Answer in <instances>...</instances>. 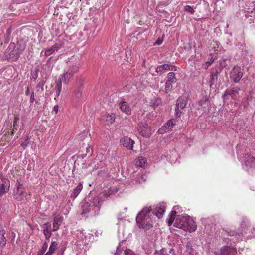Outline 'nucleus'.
<instances>
[{"mask_svg":"<svg viewBox=\"0 0 255 255\" xmlns=\"http://www.w3.org/2000/svg\"><path fill=\"white\" fill-rule=\"evenodd\" d=\"M165 209L166 205L164 203L156 205L153 209L151 208L150 206L145 207L136 216L137 224L140 228L145 230L149 229L153 226L152 218L154 216H156L158 219L161 218Z\"/></svg>","mask_w":255,"mask_h":255,"instance_id":"nucleus-1","label":"nucleus"},{"mask_svg":"<svg viewBox=\"0 0 255 255\" xmlns=\"http://www.w3.org/2000/svg\"><path fill=\"white\" fill-rule=\"evenodd\" d=\"M103 201L100 196L85 198L82 206V214L85 216L88 214L92 216L98 214Z\"/></svg>","mask_w":255,"mask_h":255,"instance_id":"nucleus-2","label":"nucleus"},{"mask_svg":"<svg viewBox=\"0 0 255 255\" xmlns=\"http://www.w3.org/2000/svg\"><path fill=\"white\" fill-rule=\"evenodd\" d=\"M237 153L238 159L245 163L246 170L252 172L255 169V158L248 154V150L243 145H238Z\"/></svg>","mask_w":255,"mask_h":255,"instance_id":"nucleus-3","label":"nucleus"},{"mask_svg":"<svg viewBox=\"0 0 255 255\" xmlns=\"http://www.w3.org/2000/svg\"><path fill=\"white\" fill-rule=\"evenodd\" d=\"M240 89L238 87H234L231 89H227L222 95V99L225 104H228L232 100H236Z\"/></svg>","mask_w":255,"mask_h":255,"instance_id":"nucleus-4","label":"nucleus"},{"mask_svg":"<svg viewBox=\"0 0 255 255\" xmlns=\"http://www.w3.org/2000/svg\"><path fill=\"white\" fill-rule=\"evenodd\" d=\"M138 131L143 137H149L151 135V130L148 124L145 122H140L138 124Z\"/></svg>","mask_w":255,"mask_h":255,"instance_id":"nucleus-5","label":"nucleus"},{"mask_svg":"<svg viewBox=\"0 0 255 255\" xmlns=\"http://www.w3.org/2000/svg\"><path fill=\"white\" fill-rule=\"evenodd\" d=\"M27 193L24 187L17 186L13 190V196L14 199L18 201H22L27 196Z\"/></svg>","mask_w":255,"mask_h":255,"instance_id":"nucleus-6","label":"nucleus"},{"mask_svg":"<svg viewBox=\"0 0 255 255\" xmlns=\"http://www.w3.org/2000/svg\"><path fill=\"white\" fill-rule=\"evenodd\" d=\"M16 48V45L13 42H11L4 53V57L7 59H10L14 61L17 60L15 53L14 49Z\"/></svg>","mask_w":255,"mask_h":255,"instance_id":"nucleus-7","label":"nucleus"},{"mask_svg":"<svg viewBox=\"0 0 255 255\" xmlns=\"http://www.w3.org/2000/svg\"><path fill=\"white\" fill-rule=\"evenodd\" d=\"M243 76L241 68L238 66H234L230 73V77L235 83H238Z\"/></svg>","mask_w":255,"mask_h":255,"instance_id":"nucleus-8","label":"nucleus"},{"mask_svg":"<svg viewBox=\"0 0 255 255\" xmlns=\"http://www.w3.org/2000/svg\"><path fill=\"white\" fill-rule=\"evenodd\" d=\"M186 221L185 222V226L186 229H182L184 231H187L189 232H192L196 229L197 225L195 222L189 216L186 215Z\"/></svg>","mask_w":255,"mask_h":255,"instance_id":"nucleus-9","label":"nucleus"},{"mask_svg":"<svg viewBox=\"0 0 255 255\" xmlns=\"http://www.w3.org/2000/svg\"><path fill=\"white\" fill-rule=\"evenodd\" d=\"M168 70L176 71L177 67L174 65L164 64L157 66L156 68V72L159 73V74H162Z\"/></svg>","mask_w":255,"mask_h":255,"instance_id":"nucleus-10","label":"nucleus"},{"mask_svg":"<svg viewBox=\"0 0 255 255\" xmlns=\"http://www.w3.org/2000/svg\"><path fill=\"white\" fill-rule=\"evenodd\" d=\"M118 106L121 111L125 113L127 115L129 116L131 114V109L128 104L124 99H121L118 103Z\"/></svg>","mask_w":255,"mask_h":255,"instance_id":"nucleus-11","label":"nucleus"},{"mask_svg":"<svg viewBox=\"0 0 255 255\" xmlns=\"http://www.w3.org/2000/svg\"><path fill=\"white\" fill-rule=\"evenodd\" d=\"M186 218V215L177 216L174 222L173 226L179 229H186V226L184 225L185 222L187 220Z\"/></svg>","mask_w":255,"mask_h":255,"instance_id":"nucleus-12","label":"nucleus"},{"mask_svg":"<svg viewBox=\"0 0 255 255\" xmlns=\"http://www.w3.org/2000/svg\"><path fill=\"white\" fill-rule=\"evenodd\" d=\"M176 124L174 123L173 119L168 120L165 124H164L162 127L159 129L158 132L160 134H163L165 132H167L172 130L173 126Z\"/></svg>","mask_w":255,"mask_h":255,"instance_id":"nucleus-13","label":"nucleus"},{"mask_svg":"<svg viewBox=\"0 0 255 255\" xmlns=\"http://www.w3.org/2000/svg\"><path fill=\"white\" fill-rule=\"evenodd\" d=\"M2 183L0 185V196H2L8 192L10 188V181L9 179L3 178L1 179Z\"/></svg>","mask_w":255,"mask_h":255,"instance_id":"nucleus-14","label":"nucleus"},{"mask_svg":"<svg viewBox=\"0 0 255 255\" xmlns=\"http://www.w3.org/2000/svg\"><path fill=\"white\" fill-rule=\"evenodd\" d=\"M120 142L125 147L129 150H132L134 141L130 138L124 136L121 138Z\"/></svg>","mask_w":255,"mask_h":255,"instance_id":"nucleus-15","label":"nucleus"},{"mask_svg":"<svg viewBox=\"0 0 255 255\" xmlns=\"http://www.w3.org/2000/svg\"><path fill=\"white\" fill-rule=\"evenodd\" d=\"M252 94V92H250L249 94L246 96L245 100L241 102V104L238 108V115H239L241 113L240 112V110L242 109V107H243V110H245L249 105L250 101H251L253 98H254L253 97Z\"/></svg>","mask_w":255,"mask_h":255,"instance_id":"nucleus-16","label":"nucleus"},{"mask_svg":"<svg viewBox=\"0 0 255 255\" xmlns=\"http://www.w3.org/2000/svg\"><path fill=\"white\" fill-rule=\"evenodd\" d=\"M83 84L84 79L81 77H77L76 79V85L78 88L74 91L75 96L77 98H80L82 96V92L80 89L83 85Z\"/></svg>","mask_w":255,"mask_h":255,"instance_id":"nucleus-17","label":"nucleus"},{"mask_svg":"<svg viewBox=\"0 0 255 255\" xmlns=\"http://www.w3.org/2000/svg\"><path fill=\"white\" fill-rule=\"evenodd\" d=\"M101 120L105 122V124L111 125L115 122V115L113 113L106 114L102 116Z\"/></svg>","mask_w":255,"mask_h":255,"instance_id":"nucleus-18","label":"nucleus"},{"mask_svg":"<svg viewBox=\"0 0 255 255\" xmlns=\"http://www.w3.org/2000/svg\"><path fill=\"white\" fill-rule=\"evenodd\" d=\"M187 97H180L176 100L175 107L183 110L187 105Z\"/></svg>","mask_w":255,"mask_h":255,"instance_id":"nucleus-19","label":"nucleus"},{"mask_svg":"<svg viewBox=\"0 0 255 255\" xmlns=\"http://www.w3.org/2000/svg\"><path fill=\"white\" fill-rule=\"evenodd\" d=\"M83 189V185L81 183L79 184L73 189L70 195V198L74 200L79 194Z\"/></svg>","mask_w":255,"mask_h":255,"instance_id":"nucleus-20","label":"nucleus"},{"mask_svg":"<svg viewBox=\"0 0 255 255\" xmlns=\"http://www.w3.org/2000/svg\"><path fill=\"white\" fill-rule=\"evenodd\" d=\"M73 75L71 72L67 70L64 71L63 74L60 75V77L62 78L63 82L67 84L70 82Z\"/></svg>","mask_w":255,"mask_h":255,"instance_id":"nucleus-21","label":"nucleus"},{"mask_svg":"<svg viewBox=\"0 0 255 255\" xmlns=\"http://www.w3.org/2000/svg\"><path fill=\"white\" fill-rule=\"evenodd\" d=\"M62 47L61 44L56 43L51 47L46 50L45 52V55L46 56H50L55 51H58Z\"/></svg>","mask_w":255,"mask_h":255,"instance_id":"nucleus-22","label":"nucleus"},{"mask_svg":"<svg viewBox=\"0 0 255 255\" xmlns=\"http://www.w3.org/2000/svg\"><path fill=\"white\" fill-rule=\"evenodd\" d=\"M52 229L51 225L49 223L44 224L43 233L46 239H49L52 235Z\"/></svg>","mask_w":255,"mask_h":255,"instance_id":"nucleus-23","label":"nucleus"},{"mask_svg":"<svg viewBox=\"0 0 255 255\" xmlns=\"http://www.w3.org/2000/svg\"><path fill=\"white\" fill-rule=\"evenodd\" d=\"M220 72V71H218L217 69L216 71H212L210 73V79L209 80V85L211 87L212 85H214L216 81H217L218 79V75Z\"/></svg>","mask_w":255,"mask_h":255,"instance_id":"nucleus-24","label":"nucleus"},{"mask_svg":"<svg viewBox=\"0 0 255 255\" xmlns=\"http://www.w3.org/2000/svg\"><path fill=\"white\" fill-rule=\"evenodd\" d=\"M118 191V189L114 187H111L109 188L107 190H105L102 193V196L105 197V198H108L110 195L116 193Z\"/></svg>","mask_w":255,"mask_h":255,"instance_id":"nucleus-25","label":"nucleus"},{"mask_svg":"<svg viewBox=\"0 0 255 255\" xmlns=\"http://www.w3.org/2000/svg\"><path fill=\"white\" fill-rule=\"evenodd\" d=\"M62 220L60 217H55L53 223V232L56 231L58 230L59 226L61 223Z\"/></svg>","mask_w":255,"mask_h":255,"instance_id":"nucleus-26","label":"nucleus"},{"mask_svg":"<svg viewBox=\"0 0 255 255\" xmlns=\"http://www.w3.org/2000/svg\"><path fill=\"white\" fill-rule=\"evenodd\" d=\"M62 78L60 76L59 79L56 81V85L55 86L56 97H58L60 94L62 89Z\"/></svg>","mask_w":255,"mask_h":255,"instance_id":"nucleus-27","label":"nucleus"},{"mask_svg":"<svg viewBox=\"0 0 255 255\" xmlns=\"http://www.w3.org/2000/svg\"><path fill=\"white\" fill-rule=\"evenodd\" d=\"M5 231L4 230H0V247H4L6 243V239L5 237Z\"/></svg>","mask_w":255,"mask_h":255,"instance_id":"nucleus-28","label":"nucleus"},{"mask_svg":"<svg viewBox=\"0 0 255 255\" xmlns=\"http://www.w3.org/2000/svg\"><path fill=\"white\" fill-rule=\"evenodd\" d=\"M57 245L58 244L56 242H52L49 248L48 251L46 254H45L44 255H52L57 249Z\"/></svg>","mask_w":255,"mask_h":255,"instance_id":"nucleus-29","label":"nucleus"},{"mask_svg":"<svg viewBox=\"0 0 255 255\" xmlns=\"http://www.w3.org/2000/svg\"><path fill=\"white\" fill-rule=\"evenodd\" d=\"M147 162V159L145 157L140 156L136 161L135 164L137 166L144 167Z\"/></svg>","mask_w":255,"mask_h":255,"instance_id":"nucleus-30","label":"nucleus"},{"mask_svg":"<svg viewBox=\"0 0 255 255\" xmlns=\"http://www.w3.org/2000/svg\"><path fill=\"white\" fill-rule=\"evenodd\" d=\"M177 79L175 77V73L173 72H171L168 73L167 75V80L166 82H169L170 83L174 84L176 82Z\"/></svg>","mask_w":255,"mask_h":255,"instance_id":"nucleus-31","label":"nucleus"},{"mask_svg":"<svg viewBox=\"0 0 255 255\" xmlns=\"http://www.w3.org/2000/svg\"><path fill=\"white\" fill-rule=\"evenodd\" d=\"M161 103V99L160 98H154L150 102V106L154 109L157 108Z\"/></svg>","mask_w":255,"mask_h":255,"instance_id":"nucleus-32","label":"nucleus"},{"mask_svg":"<svg viewBox=\"0 0 255 255\" xmlns=\"http://www.w3.org/2000/svg\"><path fill=\"white\" fill-rule=\"evenodd\" d=\"M26 47L25 44L22 41H19L17 42L16 49L20 52L23 53Z\"/></svg>","mask_w":255,"mask_h":255,"instance_id":"nucleus-33","label":"nucleus"},{"mask_svg":"<svg viewBox=\"0 0 255 255\" xmlns=\"http://www.w3.org/2000/svg\"><path fill=\"white\" fill-rule=\"evenodd\" d=\"M176 214V212L175 210H172L170 213V218L169 219L168 224L169 226H170L172 223H174V222L176 219L175 215Z\"/></svg>","mask_w":255,"mask_h":255,"instance_id":"nucleus-34","label":"nucleus"},{"mask_svg":"<svg viewBox=\"0 0 255 255\" xmlns=\"http://www.w3.org/2000/svg\"><path fill=\"white\" fill-rule=\"evenodd\" d=\"M48 245L47 242H44L43 243L41 249L38 252V253H39V255H45L44 253L48 248Z\"/></svg>","mask_w":255,"mask_h":255,"instance_id":"nucleus-35","label":"nucleus"},{"mask_svg":"<svg viewBox=\"0 0 255 255\" xmlns=\"http://www.w3.org/2000/svg\"><path fill=\"white\" fill-rule=\"evenodd\" d=\"M67 70L74 75L79 70V67L76 65H70Z\"/></svg>","mask_w":255,"mask_h":255,"instance_id":"nucleus-36","label":"nucleus"},{"mask_svg":"<svg viewBox=\"0 0 255 255\" xmlns=\"http://www.w3.org/2000/svg\"><path fill=\"white\" fill-rule=\"evenodd\" d=\"M215 60V58H213V57H211L208 61L206 62L204 64H203V67L207 69L208 67L214 62Z\"/></svg>","mask_w":255,"mask_h":255,"instance_id":"nucleus-37","label":"nucleus"},{"mask_svg":"<svg viewBox=\"0 0 255 255\" xmlns=\"http://www.w3.org/2000/svg\"><path fill=\"white\" fill-rule=\"evenodd\" d=\"M172 84L171 83H170L169 82H165V92L166 93H168L170 92L172 89Z\"/></svg>","mask_w":255,"mask_h":255,"instance_id":"nucleus-38","label":"nucleus"},{"mask_svg":"<svg viewBox=\"0 0 255 255\" xmlns=\"http://www.w3.org/2000/svg\"><path fill=\"white\" fill-rule=\"evenodd\" d=\"M228 234L230 236H235L237 239H241L242 237V234L238 233L235 231H230Z\"/></svg>","mask_w":255,"mask_h":255,"instance_id":"nucleus-39","label":"nucleus"},{"mask_svg":"<svg viewBox=\"0 0 255 255\" xmlns=\"http://www.w3.org/2000/svg\"><path fill=\"white\" fill-rule=\"evenodd\" d=\"M44 84L45 82L43 80L40 81L36 87L37 91H39L40 89H41V91H43Z\"/></svg>","mask_w":255,"mask_h":255,"instance_id":"nucleus-40","label":"nucleus"},{"mask_svg":"<svg viewBox=\"0 0 255 255\" xmlns=\"http://www.w3.org/2000/svg\"><path fill=\"white\" fill-rule=\"evenodd\" d=\"M186 252L189 255H193V248L190 243H188L186 245Z\"/></svg>","mask_w":255,"mask_h":255,"instance_id":"nucleus-41","label":"nucleus"},{"mask_svg":"<svg viewBox=\"0 0 255 255\" xmlns=\"http://www.w3.org/2000/svg\"><path fill=\"white\" fill-rule=\"evenodd\" d=\"M19 117L18 115H15L13 120V127L15 130H17L18 124L17 122L19 120Z\"/></svg>","mask_w":255,"mask_h":255,"instance_id":"nucleus-42","label":"nucleus"},{"mask_svg":"<svg viewBox=\"0 0 255 255\" xmlns=\"http://www.w3.org/2000/svg\"><path fill=\"white\" fill-rule=\"evenodd\" d=\"M180 108L175 107L174 116L176 118H180L182 113V112Z\"/></svg>","mask_w":255,"mask_h":255,"instance_id":"nucleus-43","label":"nucleus"},{"mask_svg":"<svg viewBox=\"0 0 255 255\" xmlns=\"http://www.w3.org/2000/svg\"><path fill=\"white\" fill-rule=\"evenodd\" d=\"M184 9L186 12H188L191 14H193L195 12V10L190 5H186L184 7Z\"/></svg>","mask_w":255,"mask_h":255,"instance_id":"nucleus-44","label":"nucleus"},{"mask_svg":"<svg viewBox=\"0 0 255 255\" xmlns=\"http://www.w3.org/2000/svg\"><path fill=\"white\" fill-rule=\"evenodd\" d=\"M154 254L155 255H168L165 249H162L159 251H156Z\"/></svg>","mask_w":255,"mask_h":255,"instance_id":"nucleus-45","label":"nucleus"},{"mask_svg":"<svg viewBox=\"0 0 255 255\" xmlns=\"http://www.w3.org/2000/svg\"><path fill=\"white\" fill-rule=\"evenodd\" d=\"M219 65L222 68L225 67L227 66L226 59H222L219 61Z\"/></svg>","mask_w":255,"mask_h":255,"instance_id":"nucleus-46","label":"nucleus"},{"mask_svg":"<svg viewBox=\"0 0 255 255\" xmlns=\"http://www.w3.org/2000/svg\"><path fill=\"white\" fill-rule=\"evenodd\" d=\"M16 234L14 232H11L10 234V243L14 244Z\"/></svg>","mask_w":255,"mask_h":255,"instance_id":"nucleus-47","label":"nucleus"},{"mask_svg":"<svg viewBox=\"0 0 255 255\" xmlns=\"http://www.w3.org/2000/svg\"><path fill=\"white\" fill-rule=\"evenodd\" d=\"M29 142L28 137H27L26 139H25L24 142H22V143L21 144V146L22 147L23 149H25L27 148V145L28 144Z\"/></svg>","mask_w":255,"mask_h":255,"instance_id":"nucleus-48","label":"nucleus"},{"mask_svg":"<svg viewBox=\"0 0 255 255\" xmlns=\"http://www.w3.org/2000/svg\"><path fill=\"white\" fill-rule=\"evenodd\" d=\"M145 181V179L144 178V176L143 175L140 176L136 180V183H141Z\"/></svg>","mask_w":255,"mask_h":255,"instance_id":"nucleus-49","label":"nucleus"},{"mask_svg":"<svg viewBox=\"0 0 255 255\" xmlns=\"http://www.w3.org/2000/svg\"><path fill=\"white\" fill-rule=\"evenodd\" d=\"M125 255H136L131 250L127 249L124 251Z\"/></svg>","mask_w":255,"mask_h":255,"instance_id":"nucleus-50","label":"nucleus"},{"mask_svg":"<svg viewBox=\"0 0 255 255\" xmlns=\"http://www.w3.org/2000/svg\"><path fill=\"white\" fill-rule=\"evenodd\" d=\"M212 221V219L210 218H202L201 219V221L202 223L205 224V226H206L207 224H209V222L210 221Z\"/></svg>","mask_w":255,"mask_h":255,"instance_id":"nucleus-51","label":"nucleus"},{"mask_svg":"<svg viewBox=\"0 0 255 255\" xmlns=\"http://www.w3.org/2000/svg\"><path fill=\"white\" fill-rule=\"evenodd\" d=\"M207 99L205 98L204 100H201L198 101V103L199 106H203V105H206Z\"/></svg>","mask_w":255,"mask_h":255,"instance_id":"nucleus-52","label":"nucleus"},{"mask_svg":"<svg viewBox=\"0 0 255 255\" xmlns=\"http://www.w3.org/2000/svg\"><path fill=\"white\" fill-rule=\"evenodd\" d=\"M29 101H30V103H33L34 102L36 101V99L35 98V94H34V92H32L31 93Z\"/></svg>","mask_w":255,"mask_h":255,"instance_id":"nucleus-53","label":"nucleus"},{"mask_svg":"<svg viewBox=\"0 0 255 255\" xmlns=\"http://www.w3.org/2000/svg\"><path fill=\"white\" fill-rule=\"evenodd\" d=\"M15 53L16 54V57H17V59L19 58L20 55L22 53V52H20L19 51H18L17 49H16V48L14 49Z\"/></svg>","mask_w":255,"mask_h":255,"instance_id":"nucleus-54","label":"nucleus"},{"mask_svg":"<svg viewBox=\"0 0 255 255\" xmlns=\"http://www.w3.org/2000/svg\"><path fill=\"white\" fill-rule=\"evenodd\" d=\"M21 180L20 179H17L16 180V184H15V188H17V186L19 187H23L22 184L20 183Z\"/></svg>","mask_w":255,"mask_h":255,"instance_id":"nucleus-55","label":"nucleus"},{"mask_svg":"<svg viewBox=\"0 0 255 255\" xmlns=\"http://www.w3.org/2000/svg\"><path fill=\"white\" fill-rule=\"evenodd\" d=\"M123 249L122 250L120 249V246H118L117 247V250H116V252L115 254L116 255H120L121 251H123Z\"/></svg>","mask_w":255,"mask_h":255,"instance_id":"nucleus-56","label":"nucleus"},{"mask_svg":"<svg viewBox=\"0 0 255 255\" xmlns=\"http://www.w3.org/2000/svg\"><path fill=\"white\" fill-rule=\"evenodd\" d=\"M59 107L58 105H56L54 106L53 111L55 112L56 114H57L58 112Z\"/></svg>","mask_w":255,"mask_h":255,"instance_id":"nucleus-57","label":"nucleus"},{"mask_svg":"<svg viewBox=\"0 0 255 255\" xmlns=\"http://www.w3.org/2000/svg\"><path fill=\"white\" fill-rule=\"evenodd\" d=\"M208 106V103H206V105H203V106H201L202 108V111L203 112H205L206 111V108Z\"/></svg>","mask_w":255,"mask_h":255,"instance_id":"nucleus-58","label":"nucleus"},{"mask_svg":"<svg viewBox=\"0 0 255 255\" xmlns=\"http://www.w3.org/2000/svg\"><path fill=\"white\" fill-rule=\"evenodd\" d=\"M30 94V89L29 87H27L26 88V91H25V95L28 96Z\"/></svg>","mask_w":255,"mask_h":255,"instance_id":"nucleus-59","label":"nucleus"},{"mask_svg":"<svg viewBox=\"0 0 255 255\" xmlns=\"http://www.w3.org/2000/svg\"><path fill=\"white\" fill-rule=\"evenodd\" d=\"M32 77L34 80L36 79L38 77V73L37 72H36L35 74H32Z\"/></svg>","mask_w":255,"mask_h":255,"instance_id":"nucleus-60","label":"nucleus"},{"mask_svg":"<svg viewBox=\"0 0 255 255\" xmlns=\"http://www.w3.org/2000/svg\"><path fill=\"white\" fill-rule=\"evenodd\" d=\"M233 239H234L233 238V239H230L229 238H227L225 239V241L228 243L229 242V241H231V240H233Z\"/></svg>","mask_w":255,"mask_h":255,"instance_id":"nucleus-61","label":"nucleus"},{"mask_svg":"<svg viewBox=\"0 0 255 255\" xmlns=\"http://www.w3.org/2000/svg\"><path fill=\"white\" fill-rule=\"evenodd\" d=\"M77 34H78V36L81 37L83 35V32L82 31L78 32L77 33Z\"/></svg>","mask_w":255,"mask_h":255,"instance_id":"nucleus-62","label":"nucleus"},{"mask_svg":"<svg viewBox=\"0 0 255 255\" xmlns=\"http://www.w3.org/2000/svg\"><path fill=\"white\" fill-rule=\"evenodd\" d=\"M162 43V41H156V42H155V44H157V45H160Z\"/></svg>","mask_w":255,"mask_h":255,"instance_id":"nucleus-63","label":"nucleus"},{"mask_svg":"<svg viewBox=\"0 0 255 255\" xmlns=\"http://www.w3.org/2000/svg\"><path fill=\"white\" fill-rule=\"evenodd\" d=\"M15 130V129L14 128L12 129V131L11 132V135L13 136L14 135V130Z\"/></svg>","mask_w":255,"mask_h":255,"instance_id":"nucleus-64","label":"nucleus"}]
</instances>
